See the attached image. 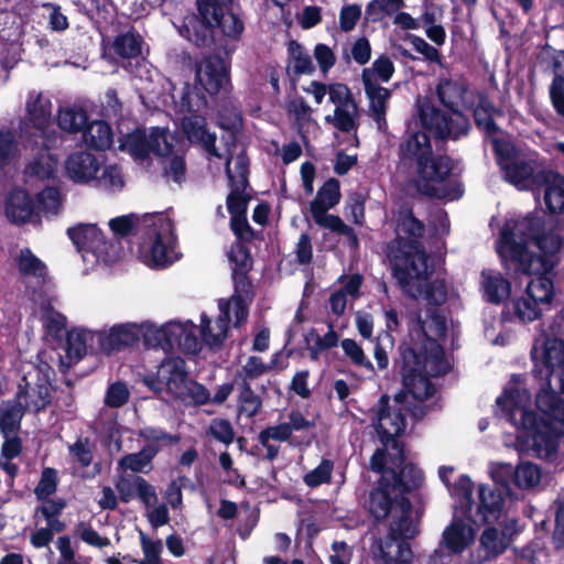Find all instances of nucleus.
<instances>
[{"label":"nucleus","instance_id":"nucleus-24","mask_svg":"<svg viewBox=\"0 0 564 564\" xmlns=\"http://www.w3.org/2000/svg\"><path fill=\"white\" fill-rule=\"evenodd\" d=\"M406 397L397 394L393 399V404L381 409L377 419V432L381 436V441L384 445V449L389 453V448L392 452L401 454V444L395 440L405 429L404 414L402 413L404 399ZM401 462V456H399Z\"/></svg>","mask_w":564,"mask_h":564},{"label":"nucleus","instance_id":"nucleus-52","mask_svg":"<svg viewBox=\"0 0 564 564\" xmlns=\"http://www.w3.org/2000/svg\"><path fill=\"white\" fill-rule=\"evenodd\" d=\"M495 108L492 104L484 96H478V104L474 110L477 126L488 134H494L497 127L492 120Z\"/></svg>","mask_w":564,"mask_h":564},{"label":"nucleus","instance_id":"nucleus-49","mask_svg":"<svg viewBox=\"0 0 564 564\" xmlns=\"http://www.w3.org/2000/svg\"><path fill=\"white\" fill-rule=\"evenodd\" d=\"M289 64L288 69L295 75L310 74L314 69L311 56L304 51L302 45L292 41L289 43Z\"/></svg>","mask_w":564,"mask_h":564},{"label":"nucleus","instance_id":"nucleus-18","mask_svg":"<svg viewBox=\"0 0 564 564\" xmlns=\"http://www.w3.org/2000/svg\"><path fill=\"white\" fill-rule=\"evenodd\" d=\"M339 200V182L336 178L327 180L318 189L316 197L310 205L312 218L319 227L346 236L352 246H357L358 239L354 229L346 225L338 216L327 214Z\"/></svg>","mask_w":564,"mask_h":564},{"label":"nucleus","instance_id":"nucleus-45","mask_svg":"<svg viewBox=\"0 0 564 564\" xmlns=\"http://www.w3.org/2000/svg\"><path fill=\"white\" fill-rule=\"evenodd\" d=\"M394 73V66L387 56H380L372 65L365 68L361 74L364 85H379L378 82L388 83Z\"/></svg>","mask_w":564,"mask_h":564},{"label":"nucleus","instance_id":"nucleus-34","mask_svg":"<svg viewBox=\"0 0 564 564\" xmlns=\"http://www.w3.org/2000/svg\"><path fill=\"white\" fill-rule=\"evenodd\" d=\"M378 551L384 564H409L413 558L409 543L392 534L378 543Z\"/></svg>","mask_w":564,"mask_h":564},{"label":"nucleus","instance_id":"nucleus-32","mask_svg":"<svg viewBox=\"0 0 564 564\" xmlns=\"http://www.w3.org/2000/svg\"><path fill=\"white\" fill-rule=\"evenodd\" d=\"M4 214L10 223L17 225L39 220L33 197L23 188H15L9 193L4 204Z\"/></svg>","mask_w":564,"mask_h":564},{"label":"nucleus","instance_id":"nucleus-39","mask_svg":"<svg viewBox=\"0 0 564 564\" xmlns=\"http://www.w3.org/2000/svg\"><path fill=\"white\" fill-rule=\"evenodd\" d=\"M364 87L369 99L370 116L376 121L378 129L383 130L387 126V102L390 99L391 93L380 85H364Z\"/></svg>","mask_w":564,"mask_h":564},{"label":"nucleus","instance_id":"nucleus-29","mask_svg":"<svg viewBox=\"0 0 564 564\" xmlns=\"http://www.w3.org/2000/svg\"><path fill=\"white\" fill-rule=\"evenodd\" d=\"M137 323H123L96 330L98 351L110 355L138 341Z\"/></svg>","mask_w":564,"mask_h":564},{"label":"nucleus","instance_id":"nucleus-41","mask_svg":"<svg viewBox=\"0 0 564 564\" xmlns=\"http://www.w3.org/2000/svg\"><path fill=\"white\" fill-rule=\"evenodd\" d=\"M113 134L110 126L102 121H93L84 131V141L96 150H106L112 144Z\"/></svg>","mask_w":564,"mask_h":564},{"label":"nucleus","instance_id":"nucleus-27","mask_svg":"<svg viewBox=\"0 0 564 564\" xmlns=\"http://www.w3.org/2000/svg\"><path fill=\"white\" fill-rule=\"evenodd\" d=\"M140 435L151 444L144 446L139 453L129 454L119 460V467L122 470H131L135 473H142L150 465L153 457L159 452V446L155 443L169 442L177 443L180 438L172 436L163 432L162 430L145 427L140 432Z\"/></svg>","mask_w":564,"mask_h":564},{"label":"nucleus","instance_id":"nucleus-20","mask_svg":"<svg viewBox=\"0 0 564 564\" xmlns=\"http://www.w3.org/2000/svg\"><path fill=\"white\" fill-rule=\"evenodd\" d=\"M497 523L498 527L490 525L481 533L479 545L470 555L473 564H484L496 560L511 544L512 538L517 533V521L503 519Z\"/></svg>","mask_w":564,"mask_h":564},{"label":"nucleus","instance_id":"nucleus-6","mask_svg":"<svg viewBox=\"0 0 564 564\" xmlns=\"http://www.w3.org/2000/svg\"><path fill=\"white\" fill-rule=\"evenodd\" d=\"M435 93L440 102L451 113L447 116L430 102L422 101L419 104L422 126L441 139H457L466 134L469 122L462 110L473 106L469 101L473 93L467 89L466 83L460 78L443 77L440 78Z\"/></svg>","mask_w":564,"mask_h":564},{"label":"nucleus","instance_id":"nucleus-15","mask_svg":"<svg viewBox=\"0 0 564 564\" xmlns=\"http://www.w3.org/2000/svg\"><path fill=\"white\" fill-rule=\"evenodd\" d=\"M524 292L512 300L510 312L522 324L540 319L551 310L554 300L553 282L544 273L535 274Z\"/></svg>","mask_w":564,"mask_h":564},{"label":"nucleus","instance_id":"nucleus-60","mask_svg":"<svg viewBox=\"0 0 564 564\" xmlns=\"http://www.w3.org/2000/svg\"><path fill=\"white\" fill-rule=\"evenodd\" d=\"M75 532L83 542L90 546L104 549L110 545V540L107 536H101L96 530L84 522L76 527Z\"/></svg>","mask_w":564,"mask_h":564},{"label":"nucleus","instance_id":"nucleus-2","mask_svg":"<svg viewBox=\"0 0 564 564\" xmlns=\"http://www.w3.org/2000/svg\"><path fill=\"white\" fill-rule=\"evenodd\" d=\"M446 317L433 310L425 318L419 319L411 326L410 341L401 347L402 377L405 388L404 403H410L409 397L422 402L434 393L427 376H440L447 370V362L438 339L447 332Z\"/></svg>","mask_w":564,"mask_h":564},{"label":"nucleus","instance_id":"nucleus-57","mask_svg":"<svg viewBox=\"0 0 564 564\" xmlns=\"http://www.w3.org/2000/svg\"><path fill=\"white\" fill-rule=\"evenodd\" d=\"M113 47L122 57H135L141 53V39L133 33H127L115 41Z\"/></svg>","mask_w":564,"mask_h":564},{"label":"nucleus","instance_id":"nucleus-19","mask_svg":"<svg viewBox=\"0 0 564 564\" xmlns=\"http://www.w3.org/2000/svg\"><path fill=\"white\" fill-rule=\"evenodd\" d=\"M401 462L397 452L387 453L377 449L370 459L372 471L381 474L384 481H391L401 492L417 487L422 480V471L413 464L405 463L401 448Z\"/></svg>","mask_w":564,"mask_h":564},{"label":"nucleus","instance_id":"nucleus-54","mask_svg":"<svg viewBox=\"0 0 564 564\" xmlns=\"http://www.w3.org/2000/svg\"><path fill=\"white\" fill-rule=\"evenodd\" d=\"M100 187L109 192H119L124 186V177L117 164H110L102 169L100 176L96 180Z\"/></svg>","mask_w":564,"mask_h":564},{"label":"nucleus","instance_id":"nucleus-31","mask_svg":"<svg viewBox=\"0 0 564 564\" xmlns=\"http://www.w3.org/2000/svg\"><path fill=\"white\" fill-rule=\"evenodd\" d=\"M402 492L392 485L391 481H384L381 476L380 486L370 492L368 508L370 513L377 519L382 520L391 512L399 510V503L406 501Z\"/></svg>","mask_w":564,"mask_h":564},{"label":"nucleus","instance_id":"nucleus-5","mask_svg":"<svg viewBox=\"0 0 564 564\" xmlns=\"http://www.w3.org/2000/svg\"><path fill=\"white\" fill-rule=\"evenodd\" d=\"M400 154L402 160L415 163L414 184L421 194L447 200L460 197V187L448 181L451 160L433 155L429 137L424 132L414 133L402 143Z\"/></svg>","mask_w":564,"mask_h":564},{"label":"nucleus","instance_id":"nucleus-9","mask_svg":"<svg viewBox=\"0 0 564 564\" xmlns=\"http://www.w3.org/2000/svg\"><path fill=\"white\" fill-rule=\"evenodd\" d=\"M230 0H197L199 21L189 15L177 24L174 23L181 36L194 43L196 46L206 45L212 39V29L219 28L229 37L238 39L243 30L241 20L227 12Z\"/></svg>","mask_w":564,"mask_h":564},{"label":"nucleus","instance_id":"nucleus-3","mask_svg":"<svg viewBox=\"0 0 564 564\" xmlns=\"http://www.w3.org/2000/svg\"><path fill=\"white\" fill-rule=\"evenodd\" d=\"M395 221L397 238L388 253L394 278L410 296L432 305L443 304L446 286L441 280L430 281L427 257L417 240L424 231L422 223L408 209L400 210Z\"/></svg>","mask_w":564,"mask_h":564},{"label":"nucleus","instance_id":"nucleus-44","mask_svg":"<svg viewBox=\"0 0 564 564\" xmlns=\"http://www.w3.org/2000/svg\"><path fill=\"white\" fill-rule=\"evenodd\" d=\"M87 121L86 111L75 106L61 108L57 115L58 127L69 133L83 131L87 126Z\"/></svg>","mask_w":564,"mask_h":564},{"label":"nucleus","instance_id":"nucleus-37","mask_svg":"<svg viewBox=\"0 0 564 564\" xmlns=\"http://www.w3.org/2000/svg\"><path fill=\"white\" fill-rule=\"evenodd\" d=\"M144 516L153 529H159L170 522L169 506L159 501V497L154 487L143 488Z\"/></svg>","mask_w":564,"mask_h":564},{"label":"nucleus","instance_id":"nucleus-7","mask_svg":"<svg viewBox=\"0 0 564 564\" xmlns=\"http://www.w3.org/2000/svg\"><path fill=\"white\" fill-rule=\"evenodd\" d=\"M176 138L169 130L151 128L149 132L135 130L119 139V150L142 162L154 153L165 156L164 173L167 180L181 183L185 177L183 154L174 151Z\"/></svg>","mask_w":564,"mask_h":564},{"label":"nucleus","instance_id":"nucleus-25","mask_svg":"<svg viewBox=\"0 0 564 564\" xmlns=\"http://www.w3.org/2000/svg\"><path fill=\"white\" fill-rule=\"evenodd\" d=\"M471 514L477 521L484 523L500 522L507 518L508 507L505 496L499 489L491 488L487 485L478 487L477 501L470 496Z\"/></svg>","mask_w":564,"mask_h":564},{"label":"nucleus","instance_id":"nucleus-42","mask_svg":"<svg viewBox=\"0 0 564 564\" xmlns=\"http://www.w3.org/2000/svg\"><path fill=\"white\" fill-rule=\"evenodd\" d=\"M65 195L58 187L47 186L37 194L40 212L47 218L58 216L64 206Z\"/></svg>","mask_w":564,"mask_h":564},{"label":"nucleus","instance_id":"nucleus-40","mask_svg":"<svg viewBox=\"0 0 564 564\" xmlns=\"http://www.w3.org/2000/svg\"><path fill=\"white\" fill-rule=\"evenodd\" d=\"M544 178V202L549 212L564 215V177L558 174H549Z\"/></svg>","mask_w":564,"mask_h":564},{"label":"nucleus","instance_id":"nucleus-26","mask_svg":"<svg viewBox=\"0 0 564 564\" xmlns=\"http://www.w3.org/2000/svg\"><path fill=\"white\" fill-rule=\"evenodd\" d=\"M535 371L540 377L549 379V373L564 366V340L557 337L541 335L532 348Z\"/></svg>","mask_w":564,"mask_h":564},{"label":"nucleus","instance_id":"nucleus-10","mask_svg":"<svg viewBox=\"0 0 564 564\" xmlns=\"http://www.w3.org/2000/svg\"><path fill=\"white\" fill-rule=\"evenodd\" d=\"M474 482L468 476H460L449 489L455 499L454 516L442 532L440 546L451 555H460L475 542L476 519L471 514L470 496Z\"/></svg>","mask_w":564,"mask_h":564},{"label":"nucleus","instance_id":"nucleus-22","mask_svg":"<svg viewBox=\"0 0 564 564\" xmlns=\"http://www.w3.org/2000/svg\"><path fill=\"white\" fill-rule=\"evenodd\" d=\"M328 99L335 106L334 112L325 121L343 132L356 129L359 109L350 89L340 83L328 85Z\"/></svg>","mask_w":564,"mask_h":564},{"label":"nucleus","instance_id":"nucleus-47","mask_svg":"<svg viewBox=\"0 0 564 564\" xmlns=\"http://www.w3.org/2000/svg\"><path fill=\"white\" fill-rule=\"evenodd\" d=\"M23 408L19 402H6L0 406V430L3 435H13L20 429Z\"/></svg>","mask_w":564,"mask_h":564},{"label":"nucleus","instance_id":"nucleus-53","mask_svg":"<svg viewBox=\"0 0 564 564\" xmlns=\"http://www.w3.org/2000/svg\"><path fill=\"white\" fill-rule=\"evenodd\" d=\"M36 314L43 326L52 334H58L66 326L65 316L55 311L50 303L41 304Z\"/></svg>","mask_w":564,"mask_h":564},{"label":"nucleus","instance_id":"nucleus-58","mask_svg":"<svg viewBox=\"0 0 564 564\" xmlns=\"http://www.w3.org/2000/svg\"><path fill=\"white\" fill-rule=\"evenodd\" d=\"M269 370V366H267L261 358L259 357H248L246 362L241 366V369L237 372L236 378L241 379L245 386H248L249 380H253L262 375H264Z\"/></svg>","mask_w":564,"mask_h":564},{"label":"nucleus","instance_id":"nucleus-55","mask_svg":"<svg viewBox=\"0 0 564 564\" xmlns=\"http://www.w3.org/2000/svg\"><path fill=\"white\" fill-rule=\"evenodd\" d=\"M403 6V0H371L366 13L370 19L379 20L395 14Z\"/></svg>","mask_w":564,"mask_h":564},{"label":"nucleus","instance_id":"nucleus-33","mask_svg":"<svg viewBox=\"0 0 564 564\" xmlns=\"http://www.w3.org/2000/svg\"><path fill=\"white\" fill-rule=\"evenodd\" d=\"M26 120L36 131L39 137L45 138L47 129L52 124V102L42 93L31 91L28 95Z\"/></svg>","mask_w":564,"mask_h":564},{"label":"nucleus","instance_id":"nucleus-11","mask_svg":"<svg viewBox=\"0 0 564 564\" xmlns=\"http://www.w3.org/2000/svg\"><path fill=\"white\" fill-rule=\"evenodd\" d=\"M144 383L155 392L166 393L170 398L184 402L205 404L210 401L208 390L187 378L181 358L163 360L154 375L144 377Z\"/></svg>","mask_w":564,"mask_h":564},{"label":"nucleus","instance_id":"nucleus-1","mask_svg":"<svg viewBox=\"0 0 564 564\" xmlns=\"http://www.w3.org/2000/svg\"><path fill=\"white\" fill-rule=\"evenodd\" d=\"M536 397V413L529 410L531 394L522 377L517 376L497 399V415L505 417L517 429L516 447L522 454L540 459H552L558 448L560 437L564 435V368L554 369L549 379L541 377Z\"/></svg>","mask_w":564,"mask_h":564},{"label":"nucleus","instance_id":"nucleus-59","mask_svg":"<svg viewBox=\"0 0 564 564\" xmlns=\"http://www.w3.org/2000/svg\"><path fill=\"white\" fill-rule=\"evenodd\" d=\"M341 348L345 355L350 358V360L360 367L366 368L368 371L373 373L375 368L372 364L366 358L362 348L352 339H344L341 341Z\"/></svg>","mask_w":564,"mask_h":564},{"label":"nucleus","instance_id":"nucleus-23","mask_svg":"<svg viewBox=\"0 0 564 564\" xmlns=\"http://www.w3.org/2000/svg\"><path fill=\"white\" fill-rule=\"evenodd\" d=\"M53 369L46 364L36 367L24 377V387L18 394V402L33 411L44 409L51 401V377Z\"/></svg>","mask_w":564,"mask_h":564},{"label":"nucleus","instance_id":"nucleus-28","mask_svg":"<svg viewBox=\"0 0 564 564\" xmlns=\"http://www.w3.org/2000/svg\"><path fill=\"white\" fill-rule=\"evenodd\" d=\"M196 80L208 94H218L229 85L228 66L219 56L204 58L197 66Z\"/></svg>","mask_w":564,"mask_h":564},{"label":"nucleus","instance_id":"nucleus-14","mask_svg":"<svg viewBox=\"0 0 564 564\" xmlns=\"http://www.w3.org/2000/svg\"><path fill=\"white\" fill-rule=\"evenodd\" d=\"M205 106L206 98L200 93L191 89L189 86L183 88L180 100L176 102L182 116V128L188 140L200 143L210 155L221 158L223 155L215 147L216 135L206 129L204 117L198 115Z\"/></svg>","mask_w":564,"mask_h":564},{"label":"nucleus","instance_id":"nucleus-64","mask_svg":"<svg viewBox=\"0 0 564 564\" xmlns=\"http://www.w3.org/2000/svg\"><path fill=\"white\" fill-rule=\"evenodd\" d=\"M550 97L555 111L564 117V77L555 75L551 87Z\"/></svg>","mask_w":564,"mask_h":564},{"label":"nucleus","instance_id":"nucleus-38","mask_svg":"<svg viewBox=\"0 0 564 564\" xmlns=\"http://www.w3.org/2000/svg\"><path fill=\"white\" fill-rule=\"evenodd\" d=\"M480 286L484 296L491 303L502 302L511 292L510 282L500 272L494 270L481 272Z\"/></svg>","mask_w":564,"mask_h":564},{"label":"nucleus","instance_id":"nucleus-12","mask_svg":"<svg viewBox=\"0 0 564 564\" xmlns=\"http://www.w3.org/2000/svg\"><path fill=\"white\" fill-rule=\"evenodd\" d=\"M137 327L138 339L142 337L147 347L161 348L166 352L178 349L186 354H197L200 350L195 325L189 321H171L163 325L147 321L137 323Z\"/></svg>","mask_w":564,"mask_h":564},{"label":"nucleus","instance_id":"nucleus-62","mask_svg":"<svg viewBox=\"0 0 564 564\" xmlns=\"http://www.w3.org/2000/svg\"><path fill=\"white\" fill-rule=\"evenodd\" d=\"M228 258L232 263V270L235 273H245L251 265V258L245 246L240 242L231 246Z\"/></svg>","mask_w":564,"mask_h":564},{"label":"nucleus","instance_id":"nucleus-56","mask_svg":"<svg viewBox=\"0 0 564 564\" xmlns=\"http://www.w3.org/2000/svg\"><path fill=\"white\" fill-rule=\"evenodd\" d=\"M333 469V462L329 459H323L317 467L304 475L303 481L311 488L327 484L332 478Z\"/></svg>","mask_w":564,"mask_h":564},{"label":"nucleus","instance_id":"nucleus-36","mask_svg":"<svg viewBox=\"0 0 564 564\" xmlns=\"http://www.w3.org/2000/svg\"><path fill=\"white\" fill-rule=\"evenodd\" d=\"M58 170V158L48 148L40 149L25 167V174L39 180L54 178Z\"/></svg>","mask_w":564,"mask_h":564},{"label":"nucleus","instance_id":"nucleus-8","mask_svg":"<svg viewBox=\"0 0 564 564\" xmlns=\"http://www.w3.org/2000/svg\"><path fill=\"white\" fill-rule=\"evenodd\" d=\"M142 236L137 258L150 269L163 270L178 261L182 252L172 220L164 214L142 216Z\"/></svg>","mask_w":564,"mask_h":564},{"label":"nucleus","instance_id":"nucleus-13","mask_svg":"<svg viewBox=\"0 0 564 564\" xmlns=\"http://www.w3.org/2000/svg\"><path fill=\"white\" fill-rule=\"evenodd\" d=\"M491 144L505 181L520 191H531L541 183L543 176L508 138L492 137Z\"/></svg>","mask_w":564,"mask_h":564},{"label":"nucleus","instance_id":"nucleus-35","mask_svg":"<svg viewBox=\"0 0 564 564\" xmlns=\"http://www.w3.org/2000/svg\"><path fill=\"white\" fill-rule=\"evenodd\" d=\"M88 351L98 354L96 330L78 327L67 335V354L69 358L80 359Z\"/></svg>","mask_w":564,"mask_h":564},{"label":"nucleus","instance_id":"nucleus-17","mask_svg":"<svg viewBox=\"0 0 564 564\" xmlns=\"http://www.w3.org/2000/svg\"><path fill=\"white\" fill-rule=\"evenodd\" d=\"M219 316L212 321L206 314L200 316L199 330L196 334L200 344L205 343L210 347L219 346L227 337L228 323L232 322L234 325L242 323L248 315V307L246 301L238 294L232 295L228 300L219 301ZM195 328H197L195 326Z\"/></svg>","mask_w":564,"mask_h":564},{"label":"nucleus","instance_id":"nucleus-51","mask_svg":"<svg viewBox=\"0 0 564 564\" xmlns=\"http://www.w3.org/2000/svg\"><path fill=\"white\" fill-rule=\"evenodd\" d=\"M140 545L143 553V560L133 561L137 564H164L161 554L163 551L162 541L152 539L144 532H139Z\"/></svg>","mask_w":564,"mask_h":564},{"label":"nucleus","instance_id":"nucleus-30","mask_svg":"<svg viewBox=\"0 0 564 564\" xmlns=\"http://www.w3.org/2000/svg\"><path fill=\"white\" fill-rule=\"evenodd\" d=\"M100 169L99 160L87 151L74 152L65 161L66 175L75 184L86 185L96 181Z\"/></svg>","mask_w":564,"mask_h":564},{"label":"nucleus","instance_id":"nucleus-50","mask_svg":"<svg viewBox=\"0 0 564 564\" xmlns=\"http://www.w3.org/2000/svg\"><path fill=\"white\" fill-rule=\"evenodd\" d=\"M395 514H398V521L391 524L390 534L402 540L413 538L416 534V528L410 519V503L408 501H401Z\"/></svg>","mask_w":564,"mask_h":564},{"label":"nucleus","instance_id":"nucleus-63","mask_svg":"<svg viewBox=\"0 0 564 564\" xmlns=\"http://www.w3.org/2000/svg\"><path fill=\"white\" fill-rule=\"evenodd\" d=\"M142 216L135 215H124L119 216L109 221V227L113 231V234L119 236H124L130 232L132 228H138L142 230Z\"/></svg>","mask_w":564,"mask_h":564},{"label":"nucleus","instance_id":"nucleus-61","mask_svg":"<svg viewBox=\"0 0 564 564\" xmlns=\"http://www.w3.org/2000/svg\"><path fill=\"white\" fill-rule=\"evenodd\" d=\"M129 389L122 382L111 383L105 394V403L110 408H120L129 400Z\"/></svg>","mask_w":564,"mask_h":564},{"label":"nucleus","instance_id":"nucleus-46","mask_svg":"<svg viewBox=\"0 0 564 564\" xmlns=\"http://www.w3.org/2000/svg\"><path fill=\"white\" fill-rule=\"evenodd\" d=\"M116 489L120 495V499L123 502L131 501L135 496L143 499V488L144 487H153L149 484L144 478L139 476H124L121 475L116 480Z\"/></svg>","mask_w":564,"mask_h":564},{"label":"nucleus","instance_id":"nucleus-21","mask_svg":"<svg viewBox=\"0 0 564 564\" xmlns=\"http://www.w3.org/2000/svg\"><path fill=\"white\" fill-rule=\"evenodd\" d=\"M490 476L501 485H507L511 477L516 488L522 491H540L545 478L542 468L528 460L520 462L516 467L508 463L491 464Z\"/></svg>","mask_w":564,"mask_h":564},{"label":"nucleus","instance_id":"nucleus-4","mask_svg":"<svg viewBox=\"0 0 564 564\" xmlns=\"http://www.w3.org/2000/svg\"><path fill=\"white\" fill-rule=\"evenodd\" d=\"M543 220L536 215L521 219H508L500 229L496 250L505 267L527 274H541L551 265L544 256L535 254L536 247L545 254H552L564 246V229L560 228L541 235Z\"/></svg>","mask_w":564,"mask_h":564},{"label":"nucleus","instance_id":"nucleus-48","mask_svg":"<svg viewBox=\"0 0 564 564\" xmlns=\"http://www.w3.org/2000/svg\"><path fill=\"white\" fill-rule=\"evenodd\" d=\"M17 264L19 272L24 276L44 280L46 275V265L30 249L20 251Z\"/></svg>","mask_w":564,"mask_h":564},{"label":"nucleus","instance_id":"nucleus-43","mask_svg":"<svg viewBox=\"0 0 564 564\" xmlns=\"http://www.w3.org/2000/svg\"><path fill=\"white\" fill-rule=\"evenodd\" d=\"M226 172L232 186L245 187L247 184L248 159L242 151L234 155V150H227Z\"/></svg>","mask_w":564,"mask_h":564},{"label":"nucleus","instance_id":"nucleus-16","mask_svg":"<svg viewBox=\"0 0 564 564\" xmlns=\"http://www.w3.org/2000/svg\"><path fill=\"white\" fill-rule=\"evenodd\" d=\"M67 235L82 254L88 270L108 265L118 258V249L109 243L94 224H79L67 230Z\"/></svg>","mask_w":564,"mask_h":564}]
</instances>
